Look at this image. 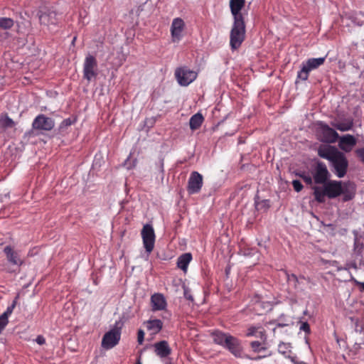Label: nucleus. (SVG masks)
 I'll list each match as a JSON object with an SVG mask.
<instances>
[{
  "label": "nucleus",
  "mask_w": 364,
  "mask_h": 364,
  "mask_svg": "<svg viewBox=\"0 0 364 364\" xmlns=\"http://www.w3.org/2000/svg\"><path fill=\"white\" fill-rule=\"evenodd\" d=\"M320 157L328 160L332 171L338 178H343L347 173L348 161L346 155L337 148L330 145L321 146L318 149Z\"/></svg>",
  "instance_id": "1"
},
{
  "label": "nucleus",
  "mask_w": 364,
  "mask_h": 364,
  "mask_svg": "<svg viewBox=\"0 0 364 364\" xmlns=\"http://www.w3.org/2000/svg\"><path fill=\"white\" fill-rule=\"evenodd\" d=\"M314 195L315 199L320 203L325 200V196L334 198L342 193V181H331L323 184V187L314 186Z\"/></svg>",
  "instance_id": "2"
},
{
  "label": "nucleus",
  "mask_w": 364,
  "mask_h": 364,
  "mask_svg": "<svg viewBox=\"0 0 364 364\" xmlns=\"http://www.w3.org/2000/svg\"><path fill=\"white\" fill-rule=\"evenodd\" d=\"M246 26L244 21H233L230 32V46L232 50L238 49L245 39Z\"/></svg>",
  "instance_id": "3"
},
{
  "label": "nucleus",
  "mask_w": 364,
  "mask_h": 364,
  "mask_svg": "<svg viewBox=\"0 0 364 364\" xmlns=\"http://www.w3.org/2000/svg\"><path fill=\"white\" fill-rule=\"evenodd\" d=\"M326 60V57L309 58L301 64V70L297 73V79L305 81L309 77L311 70L317 69L322 65Z\"/></svg>",
  "instance_id": "4"
},
{
  "label": "nucleus",
  "mask_w": 364,
  "mask_h": 364,
  "mask_svg": "<svg viewBox=\"0 0 364 364\" xmlns=\"http://www.w3.org/2000/svg\"><path fill=\"white\" fill-rule=\"evenodd\" d=\"M198 73L186 66L179 67L175 70V77L181 86H188L197 77Z\"/></svg>",
  "instance_id": "5"
},
{
  "label": "nucleus",
  "mask_w": 364,
  "mask_h": 364,
  "mask_svg": "<svg viewBox=\"0 0 364 364\" xmlns=\"http://www.w3.org/2000/svg\"><path fill=\"white\" fill-rule=\"evenodd\" d=\"M141 235L144 247L149 255L153 251L155 244L156 236L153 226L150 224L144 225Z\"/></svg>",
  "instance_id": "6"
},
{
  "label": "nucleus",
  "mask_w": 364,
  "mask_h": 364,
  "mask_svg": "<svg viewBox=\"0 0 364 364\" xmlns=\"http://www.w3.org/2000/svg\"><path fill=\"white\" fill-rule=\"evenodd\" d=\"M118 325V322L115 323V326ZM121 338V328L115 326L107 332L102 340V346L105 349H111L118 344Z\"/></svg>",
  "instance_id": "7"
},
{
  "label": "nucleus",
  "mask_w": 364,
  "mask_h": 364,
  "mask_svg": "<svg viewBox=\"0 0 364 364\" xmlns=\"http://www.w3.org/2000/svg\"><path fill=\"white\" fill-rule=\"evenodd\" d=\"M97 75V63L96 58L88 54L83 63V77L88 82L95 78Z\"/></svg>",
  "instance_id": "8"
},
{
  "label": "nucleus",
  "mask_w": 364,
  "mask_h": 364,
  "mask_svg": "<svg viewBox=\"0 0 364 364\" xmlns=\"http://www.w3.org/2000/svg\"><path fill=\"white\" fill-rule=\"evenodd\" d=\"M317 134L320 139L324 142L334 143L338 138V134L323 122L318 124Z\"/></svg>",
  "instance_id": "9"
},
{
  "label": "nucleus",
  "mask_w": 364,
  "mask_h": 364,
  "mask_svg": "<svg viewBox=\"0 0 364 364\" xmlns=\"http://www.w3.org/2000/svg\"><path fill=\"white\" fill-rule=\"evenodd\" d=\"M186 23L181 18L173 19L170 28L172 42L178 43L183 38Z\"/></svg>",
  "instance_id": "10"
},
{
  "label": "nucleus",
  "mask_w": 364,
  "mask_h": 364,
  "mask_svg": "<svg viewBox=\"0 0 364 364\" xmlns=\"http://www.w3.org/2000/svg\"><path fill=\"white\" fill-rule=\"evenodd\" d=\"M314 181L317 184H325L330 176L326 164L318 162L312 172Z\"/></svg>",
  "instance_id": "11"
},
{
  "label": "nucleus",
  "mask_w": 364,
  "mask_h": 364,
  "mask_svg": "<svg viewBox=\"0 0 364 364\" xmlns=\"http://www.w3.org/2000/svg\"><path fill=\"white\" fill-rule=\"evenodd\" d=\"M32 126L35 129L50 131L55 126V122L50 117L39 114L34 119Z\"/></svg>",
  "instance_id": "12"
},
{
  "label": "nucleus",
  "mask_w": 364,
  "mask_h": 364,
  "mask_svg": "<svg viewBox=\"0 0 364 364\" xmlns=\"http://www.w3.org/2000/svg\"><path fill=\"white\" fill-rule=\"evenodd\" d=\"M203 186V176L198 171H193L188 181L187 190L190 194L200 192Z\"/></svg>",
  "instance_id": "13"
},
{
  "label": "nucleus",
  "mask_w": 364,
  "mask_h": 364,
  "mask_svg": "<svg viewBox=\"0 0 364 364\" xmlns=\"http://www.w3.org/2000/svg\"><path fill=\"white\" fill-rule=\"evenodd\" d=\"M228 338L223 348L228 349L235 357L241 358L242 356V346L240 341L231 335Z\"/></svg>",
  "instance_id": "14"
},
{
  "label": "nucleus",
  "mask_w": 364,
  "mask_h": 364,
  "mask_svg": "<svg viewBox=\"0 0 364 364\" xmlns=\"http://www.w3.org/2000/svg\"><path fill=\"white\" fill-rule=\"evenodd\" d=\"M38 18L40 23L47 27L55 26L58 22L56 13L51 10L40 11Z\"/></svg>",
  "instance_id": "15"
},
{
  "label": "nucleus",
  "mask_w": 364,
  "mask_h": 364,
  "mask_svg": "<svg viewBox=\"0 0 364 364\" xmlns=\"http://www.w3.org/2000/svg\"><path fill=\"white\" fill-rule=\"evenodd\" d=\"M229 6L233 21L245 20V17L241 12L245 6V0H230Z\"/></svg>",
  "instance_id": "16"
},
{
  "label": "nucleus",
  "mask_w": 364,
  "mask_h": 364,
  "mask_svg": "<svg viewBox=\"0 0 364 364\" xmlns=\"http://www.w3.org/2000/svg\"><path fill=\"white\" fill-rule=\"evenodd\" d=\"M4 252L6 255L8 262L11 265L19 267L23 263L18 252L16 251L11 246L6 245L4 248Z\"/></svg>",
  "instance_id": "17"
},
{
  "label": "nucleus",
  "mask_w": 364,
  "mask_h": 364,
  "mask_svg": "<svg viewBox=\"0 0 364 364\" xmlns=\"http://www.w3.org/2000/svg\"><path fill=\"white\" fill-rule=\"evenodd\" d=\"M356 144V139L350 134L341 136L339 139L340 149L346 152L350 151Z\"/></svg>",
  "instance_id": "18"
},
{
  "label": "nucleus",
  "mask_w": 364,
  "mask_h": 364,
  "mask_svg": "<svg viewBox=\"0 0 364 364\" xmlns=\"http://www.w3.org/2000/svg\"><path fill=\"white\" fill-rule=\"evenodd\" d=\"M151 308L154 311L164 310L167 304L164 296L161 294H154L151 296Z\"/></svg>",
  "instance_id": "19"
},
{
  "label": "nucleus",
  "mask_w": 364,
  "mask_h": 364,
  "mask_svg": "<svg viewBox=\"0 0 364 364\" xmlns=\"http://www.w3.org/2000/svg\"><path fill=\"white\" fill-rule=\"evenodd\" d=\"M156 354L161 358H166L171 353V348L166 341L155 343L154 345Z\"/></svg>",
  "instance_id": "20"
},
{
  "label": "nucleus",
  "mask_w": 364,
  "mask_h": 364,
  "mask_svg": "<svg viewBox=\"0 0 364 364\" xmlns=\"http://www.w3.org/2000/svg\"><path fill=\"white\" fill-rule=\"evenodd\" d=\"M356 186L354 183L348 181L342 182V193L343 200L348 201L351 200L355 194Z\"/></svg>",
  "instance_id": "21"
},
{
  "label": "nucleus",
  "mask_w": 364,
  "mask_h": 364,
  "mask_svg": "<svg viewBox=\"0 0 364 364\" xmlns=\"http://www.w3.org/2000/svg\"><path fill=\"white\" fill-rule=\"evenodd\" d=\"M331 125L341 132H346L352 129L353 122L350 118H345L335 120Z\"/></svg>",
  "instance_id": "22"
},
{
  "label": "nucleus",
  "mask_w": 364,
  "mask_h": 364,
  "mask_svg": "<svg viewBox=\"0 0 364 364\" xmlns=\"http://www.w3.org/2000/svg\"><path fill=\"white\" fill-rule=\"evenodd\" d=\"M144 324L151 335L157 334L163 328V322L160 319H149Z\"/></svg>",
  "instance_id": "23"
},
{
  "label": "nucleus",
  "mask_w": 364,
  "mask_h": 364,
  "mask_svg": "<svg viewBox=\"0 0 364 364\" xmlns=\"http://www.w3.org/2000/svg\"><path fill=\"white\" fill-rule=\"evenodd\" d=\"M230 334L223 333L220 331H215L211 333V337L214 341V343L217 345H219L222 347H224L227 340L228 337Z\"/></svg>",
  "instance_id": "24"
},
{
  "label": "nucleus",
  "mask_w": 364,
  "mask_h": 364,
  "mask_svg": "<svg viewBox=\"0 0 364 364\" xmlns=\"http://www.w3.org/2000/svg\"><path fill=\"white\" fill-rule=\"evenodd\" d=\"M192 260V255L189 252L181 255L177 261V266L184 272H187L189 263Z\"/></svg>",
  "instance_id": "25"
},
{
  "label": "nucleus",
  "mask_w": 364,
  "mask_h": 364,
  "mask_svg": "<svg viewBox=\"0 0 364 364\" xmlns=\"http://www.w3.org/2000/svg\"><path fill=\"white\" fill-rule=\"evenodd\" d=\"M278 352L291 361V358L296 356L292 353L291 344L288 343L281 342L278 345Z\"/></svg>",
  "instance_id": "26"
},
{
  "label": "nucleus",
  "mask_w": 364,
  "mask_h": 364,
  "mask_svg": "<svg viewBox=\"0 0 364 364\" xmlns=\"http://www.w3.org/2000/svg\"><path fill=\"white\" fill-rule=\"evenodd\" d=\"M261 326H250L247 328L246 336L247 337L255 336L260 338L262 340L266 339V335L264 331H262Z\"/></svg>",
  "instance_id": "27"
},
{
  "label": "nucleus",
  "mask_w": 364,
  "mask_h": 364,
  "mask_svg": "<svg viewBox=\"0 0 364 364\" xmlns=\"http://www.w3.org/2000/svg\"><path fill=\"white\" fill-rule=\"evenodd\" d=\"M254 305H255V307H254L255 310L257 311H259V312H258V314H262L263 313L262 311H266L271 309V308H272V305L269 301H261L259 297L255 298V301Z\"/></svg>",
  "instance_id": "28"
},
{
  "label": "nucleus",
  "mask_w": 364,
  "mask_h": 364,
  "mask_svg": "<svg viewBox=\"0 0 364 364\" xmlns=\"http://www.w3.org/2000/svg\"><path fill=\"white\" fill-rule=\"evenodd\" d=\"M203 120L204 118L200 113L198 112L193 114L189 120V125L191 130L198 129L201 126Z\"/></svg>",
  "instance_id": "29"
},
{
  "label": "nucleus",
  "mask_w": 364,
  "mask_h": 364,
  "mask_svg": "<svg viewBox=\"0 0 364 364\" xmlns=\"http://www.w3.org/2000/svg\"><path fill=\"white\" fill-rule=\"evenodd\" d=\"M14 24V20L11 18L1 17L0 18V28L1 29H9Z\"/></svg>",
  "instance_id": "30"
},
{
  "label": "nucleus",
  "mask_w": 364,
  "mask_h": 364,
  "mask_svg": "<svg viewBox=\"0 0 364 364\" xmlns=\"http://www.w3.org/2000/svg\"><path fill=\"white\" fill-rule=\"evenodd\" d=\"M287 281L289 284H292L295 288H297L298 287V284H299V281L300 279H304V277H298L296 275H295L294 274H288L287 273Z\"/></svg>",
  "instance_id": "31"
},
{
  "label": "nucleus",
  "mask_w": 364,
  "mask_h": 364,
  "mask_svg": "<svg viewBox=\"0 0 364 364\" xmlns=\"http://www.w3.org/2000/svg\"><path fill=\"white\" fill-rule=\"evenodd\" d=\"M16 301L14 300L11 305L9 306L6 310L1 315V317L4 318L6 320H9V316L12 314L15 306Z\"/></svg>",
  "instance_id": "32"
},
{
  "label": "nucleus",
  "mask_w": 364,
  "mask_h": 364,
  "mask_svg": "<svg viewBox=\"0 0 364 364\" xmlns=\"http://www.w3.org/2000/svg\"><path fill=\"white\" fill-rule=\"evenodd\" d=\"M250 346L254 352H261L264 350L266 348L262 346L259 341H252L250 343Z\"/></svg>",
  "instance_id": "33"
},
{
  "label": "nucleus",
  "mask_w": 364,
  "mask_h": 364,
  "mask_svg": "<svg viewBox=\"0 0 364 364\" xmlns=\"http://www.w3.org/2000/svg\"><path fill=\"white\" fill-rule=\"evenodd\" d=\"M296 175H298L299 177H301L306 184H308V185L312 184L313 179L309 174L306 173L305 172H302V173H297Z\"/></svg>",
  "instance_id": "34"
},
{
  "label": "nucleus",
  "mask_w": 364,
  "mask_h": 364,
  "mask_svg": "<svg viewBox=\"0 0 364 364\" xmlns=\"http://www.w3.org/2000/svg\"><path fill=\"white\" fill-rule=\"evenodd\" d=\"M1 123V125L4 127H12L14 125V121L8 117L2 119Z\"/></svg>",
  "instance_id": "35"
},
{
  "label": "nucleus",
  "mask_w": 364,
  "mask_h": 364,
  "mask_svg": "<svg viewBox=\"0 0 364 364\" xmlns=\"http://www.w3.org/2000/svg\"><path fill=\"white\" fill-rule=\"evenodd\" d=\"M294 189L296 192H300L303 188V185L299 180H294L292 181Z\"/></svg>",
  "instance_id": "36"
},
{
  "label": "nucleus",
  "mask_w": 364,
  "mask_h": 364,
  "mask_svg": "<svg viewBox=\"0 0 364 364\" xmlns=\"http://www.w3.org/2000/svg\"><path fill=\"white\" fill-rule=\"evenodd\" d=\"M144 341V331L142 329H139L137 332V342L141 345Z\"/></svg>",
  "instance_id": "37"
},
{
  "label": "nucleus",
  "mask_w": 364,
  "mask_h": 364,
  "mask_svg": "<svg viewBox=\"0 0 364 364\" xmlns=\"http://www.w3.org/2000/svg\"><path fill=\"white\" fill-rule=\"evenodd\" d=\"M299 329L300 331H304L307 334L310 333V326L307 322H301Z\"/></svg>",
  "instance_id": "38"
},
{
  "label": "nucleus",
  "mask_w": 364,
  "mask_h": 364,
  "mask_svg": "<svg viewBox=\"0 0 364 364\" xmlns=\"http://www.w3.org/2000/svg\"><path fill=\"white\" fill-rule=\"evenodd\" d=\"M73 122L74 121L72 120L70 118L65 119L61 122L60 127L61 129L68 127L70 126L72 124H73Z\"/></svg>",
  "instance_id": "39"
},
{
  "label": "nucleus",
  "mask_w": 364,
  "mask_h": 364,
  "mask_svg": "<svg viewBox=\"0 0 364 364\" xmlns=\"http://www.w3.org/2000/svg\"><path fill=\"white\" fill-rule=\"evenodd\" d=\"M352 281H353L354 284L359 287L360 291L364 292V282H359L354 278L352 279Z\"/></svg>",
  "instance_id": "40"
},
{
  "label": "nucleus",
  "mask_w": 364,
  "mask_h": 364,
  "mask_svg": "<svg viewBox=\"0 0 364 364\" xmlns=\"http://www.w3.org/2000/svg\"><path fill=\"white\" fill-rule=\"evenodd\" d=\"M1 270L9 273L14 272L16 271L14 269L11 268L7 264L2 265Z\"/></svg>",
  "instance_id": "41"
},
{
  "label": "nucleus",
  "mask_w": 364,
  "mask_h": 364,
  "mask_svg": "<svg viewBox=\"0 0 364 364\" xmlns=\"http://www.w3.org/2000/svg\"><path fill=\"white\" fill-rule=\"evenodd\" d=\"M36 342L39 345H43L46 343V339L43 336H38L36 338Z\"/></svg>",
  "instance_id": "42"
},
{
  "label": "nucleus",
  "mask_w": 364,
  "mask_h": 364,
  "mask_svg": "<svg viewBox=\"0 0 364 364\" xmlns=\"http://www.w3.org/2000/svg\"><path fill=\"white\" fill-rule=\"evenodd\" d=\"M284 317V315H282L280 317H279V320L280 321H282L284 322H282V323H278V324L277 325L278 327H284V326H288V323H287V320L285 319H283V318Z\"/></svg>",
  "instance_id": "43"
},
{
  "label": "nucleus",
  "mask_w": 364,
  "mask_h": 364,
  "mask_svg": "<svg viewBox=\"0 0 364 364\" xmlns=\"http://www.w3.org/2000/svg\"><path fill=\"white\" fill-rule=\"evenodd\" d=\"M356 153L358 156L362 159V161L364 162V148L363 149H359L356 150Z\"/></svg>",
  "instance_id": "44"
},
{
  "label": "nucleus",
  "mask_w": 364,
  "mask_h": 364,
  "mask_svg": "<svg viewBox=\"0 0 364 364\" xmlns=\"http://www.w3.org/2000/svg\"><path fill=\"white\" fill-rule=\"evenodd\" d=\"M291 363L293 364H307L306 363L304 362V361H299L298 359H297V357L295 356L294 358H291Z\"/></svg>",
  "instance_id": "45"
},
{
  "label": "nucleus",
  "mask_w": 364,
  "mask_h": 364,
  "mask_svg": "<svg viewBox=\"0 0 364 364\" xmlns=\"http://www.w3.org/2000/svg\"><path fill=\"white\" fill-rule=\"evenodd\" d=\"M264 356H257L255 358H254L255 360H259L261 359L262 358H264Z\"/></svg>",
  "instance_id": "46"
},
{
  "label": "nucleus",
  "mask_w": 364,
  "mask_h": 364,
  "mask_svg": "<svg viewBox=\"0 0 364 364\" xmlns=\"http://www.w3.org/2000/svg\"><path fill=\"white\" fill-rule=\"evenodd\" d=\"M163 166H164V164H163V162H162V163H161V171H164Z\"/></svg>",
  "instance_id": "47"
},
{
  "label": "nucleus",
  "mask_w": 364,
  "mask_h": 364,
  "mask_svg": "<svg viewBox=\"0 0 364 364\" xmlns=\"http://www.w3.org/2000/svg\"><path fill=\"white\" fill-rule=\"evenodd\" d=\"M136 364H141V363H139V362H138V363H136Z\"/></svg>",
  "instance_id": "48"
}]
</instances>
